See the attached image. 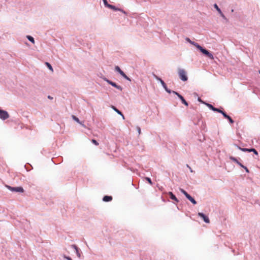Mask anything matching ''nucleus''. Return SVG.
<instances>
[{"instance_id":"f257e3e1","label":"nucleus","mask_w":260,"mask_h":260,"mask_svg":"<svg viewBox=\"0 0 260 260\" xmlns=\"http://www.w3.org/2000/svg\"><path fill=\"white\" fill-rule=\"evenodd\" d=\"M198 50L200 51L203 54H204L206 56L208 57L210 59H213L214 56L211 53L210 51L206 49L205 48L202 47L201 45L198 46Z\"/></svg>"},{"instance_id":"f03ea898","label":"nucleus","mask_w":260,"mask_h":260,"mask_svg":"<svg viewBox=\"0 0 260 260\" xmlns=\"http://www.w3.org/2000/svg\"><path fill=\"white\" fill-rule=\"evenodd\" d=\"M198 50L200 51L203 54H204L206 56L208 57L210 59H213L214 56L211 53L210 51L206 49L205 48L202 47L201 45L198 46Z\"/></svg>"},{"instance_id":"7ed1b4c3","label":"nucleus","mask_w":260,"mask_h":260,"mask_svg":"<svg viewBox=\"0 0 260 260\" xmlns=\"http://www.w3.org/2000/svg\"><path fill=\"white\" fill-rule=\"evenodd\" d=\"M103 79L105 81L107 82L108 84H109L110 85L112 86L113 87L116 88V89H118V90H119L120 91L122 90V89H123L122 87L120 85H119L117 84L115 82H113V81L108 79L106 77H103Z\"/></svg>"},{"instance_id":"20e7f679","label":"nucleus","mask_w":260,"mask_h":260,"mask_svg":"<svg viewBox=\"0 0 260 260\" xmlns=\"http://www.w3.org/2000/svg\"><path fill=\"white\" fill-rule=\"evenodd\" d=\"M178 74L179 78L183 81H186L188 80V77L186 75L185 71L183 69H179L178 71Z\"/></svg>"},{"instance_id":"39448f33","label":"nucleus","mask_w":260,"mask_h":260,"mask_svg":"<svg viewBox=\"0 0 260 260\" xmlns=\"http://www.w3.org/2000/svg\"><path fill=\"white\" fill-rule=\"evenodd\" d=\"M7 188H8L10 190L13 192H23L24 189L21 186L18 187H12L9 185L6 186Z\"/></svg>"},{"instance_id":"423d86ee","label":"nucleus","mask_w":260,"mask_h":260,"mask_svg":"<svg viewBox=\"0 0 260 260\" xmlns=\"http://www.w3.org/2000/svg\"><path fill=\"white\" fill-rule=\"evenodd\" d=\"M237 147H238V148L239 149L241 150V151H242L243 152H253L255 154L258 155V152L254 148H241L240 147H239L238 146H237Z\"/></svg>"},{"instance_id":"0eeeda50","label":"nucleus","mask_w":260,"mask_h":260,"mask_svg":"<svg viewBox=\"0 0 260 260\" xmlns=\"http://www.w3.org/2000/svg\"><path fill=\"white\" fill-rule=\"evenodd\" d=\"M9 117V113L5 110L0 109V118L5 120L8 118Z\"/></svg>"},{"instance_id":"6e6552de","label":"nucleus","mask_w":260,"mask_h":260,"mask_svg":"<svg viewBox=\"0 0 260 260\" xmlns=\"http://www.w3.org/2000/svg\"><path fill=\"white\" fill-rule=\"evenodd\" d=\"M173 93L176 95L178 97V98L181 100L182 103L184 105H185L186 106H187L188 105V103L186 101V100L184 99V98L178 92L174 91H173Z\"/></svg>"},{"instance_id":"1a4fd4ad","label":"nucleus","mask_w":260,"mask_h":260,"mask_svg":"<svg viewBox=\"0 0 260 260\" xmlns=\"http://www.w3.org/2000/svg\"><path fill=\"white\" fill-rule=\"evenodd\" d=\"M198 216L201 217L205 222L208 223L210 222L209 219L207 216H206L205 214L201 212L198 213Z\"/></svg>"},{"instance_id":"9d476101","label":"nucleus","mask_w":260,"mask_h":260,"mask_svg":"<svg viewBox=\"0 0 260 260\" xmlns=\"http://www.w3.org/2000/svg\"><path fill=\"white\" fill-rule=\"evenodd\" d=\"M108 8L109 9H112L113 10H114L115 11H120L122 13H123V14L126 15V12L125 11H124L122 9L116 8L115 6L110 4Z\"/></svg>"},{"instance_id":"9b49d317","label":"nucleus","mask_w":260,"mask_h":260,"mask_svg":"<svg viewBox=\"0 0 260 260\" xmlns=\"http://www.w3.org/2000/svg\"><path fill=\"white\" fill-rule=\"evenodd\" d=\"M161 84L163 88L165 89V90L169 93H173V90H171V89H169L165 83V82L164 81H161Z\"/></svg>"},{"instance_id":"f8f14e48","label":"nucleus","mask_w":260,"mask_h":260,"mask_svg":"<svg viewBox=\"0 0 260 260\" xmlns=\"http://www.w3.org/2000/svg\"><path fill=\"white\" fill-rule=\"evenodd\" d=\"M71 247L75 249L76 253L78 257H81V254L80 252V249L75 244L71 245Z\"/></svg>"},{"instance_id":"ddd939ff","label":"nucleus","mask_w":260,"mask_h":260,"mask_svg":"<svg viewBox=\"0 0 260 260\" xmlns=\"http://www.w3.org/2000/svg\"><path fill=\"white\" fill-rule=\"evenodd\" d=\"M185 40H186V41L187 42H188V43H189L190 44H191V45H192L194 46L195 47H196L197 49H198V47H199L198 46H200V45H199L198 43H196V42H194V41H191V40L189 38H186L185 39Z\"/></svg>"},{"instance_id":"4468645a","label":"nucleus","mask_w":260,"mask_h":260,"mask_svg":"<svg viewBox=\"0 0 260 260\" xmlns=\"http://www.w3.org/2000/svg\"><path fill=\"white\" fill-rule=\"evenodd\" d=\"M230 159L231 160H232V161H233L234 162H236V164H237L239 166H240L241 167H243V165L239 161L238 159L234 157V156H231L230 157Z\"/></svg>"},{"instance_id":"2eb2a0df","label":"nucleus","mask_w":260,"mask_h":260,"mask_svg":"<svg viewBox=\"0 0 260 260\" xmlns=\"http://www.w3.org/2000/svg\"><path fill=\"white\" fill-rule=\"evenodd\" d=\"M168 194L171 200H174V201L176 202L177 203H178L179 202V200H178V199L173 193L172 192H171V191L169 192Z\"/></svg>"},{"instance_id":"dca6fc26","label":"nucleus","mask_w":260,"mask_h":260,"mask_svg":"<svg viewBox=\"0 0 260 260\" xmlns=\"http://www.w3.org/2000/svg\"><path fill=\"white\" fill-rule=\"evenodd\" d=\"M112 197L110 196H105L103 198V201L105 202H108L112 201Z\"/></svg>"},{"instance_id":"f3484780","label":"nucleus","mask_w":260,"mask_h":260,"mask_svg":"<svg viewBox=\"0 0 260 260\" xmlns=\"http://www.w3.org/2000/svg\"><path fill=\"white\" fill-rule=\"evenodd\" d=\"M112 108L117 113L121 115L123 119H124V116L120 111H119L118 109L116 108V107L113 106H112Z\"/></svg>"},{"instance_id":"a211bd4d","label":"nucleus","mask_w":260,"mask_h":260,"mask_svg":"<svg viewBox=\"0 0 260 260\" xmlns=\"http://www.w3.org/2000/svg\"><path fill=\"white\" fill-rule=\"evenodd\" d=\"M186 198L189 200L193 205L197 204L196 201L189 194Z\"/></svg>"},{"instance_id":"6ab92c4d","label":"nucleus","mask_w":260,"mask_h":260,"mask_svg":"<svg viewBox=\"0 0 260 260\" xmlns=\"http://www.w3.org/2000/svg\"><path fill=\"white\" fill-rule=\"evenodd\" d=\"M115 71L119 73L120 75H122L124 73V72L120 69V67L117 66H115Z\"/></svg>"},{"instance_id":"aec40b11","label":"nucleus","mask_w":260,"mask_h":260,"mask_svg":"<svg viewBox=\"0 0 260 260\" xmlns=\"http://www.w3.org/2000/svg\"><path fill=\"white\" fill-rule=\"evenodd\" d=\"M72 118H73L75 121H76V122H78V123H79V124H81V125H83V126H84V125L82 124L81 122L80 121L78 117H76V116H75V115H72Z\"/></svg>"},{"instance_id":"412c9836","label":"nucleus","mask_w":260,"mask_h":260,"mask_svg":"<svg viewBox=\"0 0 260 260\" xmlns=\"http://www.w3.org/2000/svg\"><path fill=\"white\" fill-rule=\"evenodd\" d=\"M26 38L30 42H31L33 44L35 43V39L32 36L28 35L26 36Z\"/></svg>"},{"instance_id":"4be33fe9","label":"nucleus","mask_w":260,"mask_h":260,"mask_svg":"<svg viewBox=\"0 0 260 260\" xmlns=\"http://www.w3.org/2000/svg\"><path fill=\"white\" fill-rule=\"evenodd\" d=\"M218 13L226 22L228 21V19L226 18V17L225 16V15L223 14L221 11L219 12Z\"/></svg>"},{"instance_id":"5701e85b","label":"nucleus","mask_w":260,"mask_h":260,"mask_svg":"<svg viewBox=\"0 0 260 260\" xmlns=\"http://www.w3.org/2000/svg\"><path fill=\"white\" fill-rule=\"evenodd\" d=\"M226 119L228 120V121H229V123L230 124L234 123V121L233 120L232 117L231 116H230L229 115H228V116L226 118Z\"/></svg>"},{"instance_id":"b1692460","label":"nucleus","mask_w":260,"mask_h":260,"mask_svg":"<svg viewBox=\"0 0 260 260\" xmlns=\"http://www.w3.org/2000/svg\"><path fill=\"white\" fill-rule=\"evenodd\" d=\"M180 190L185 196L186 198L189 195V194L183 189L180 188Z\"/></svg>"},{"instance_id":"393cba45","label":"nucleus","mask_w":260,"mask_h":260,"mask_svg":"<svg viewBox=\"0 0 260 260\" xmlns=\"http://www.w3.org/2000/svg\"><path fill=\"white\" fill-rule=\"evenodd\" d=\"M214 112H218V113H221V112L223 111V110L219 109V108H215V107H214L213 109L212 110Z\"/></svg>"},{"instance_id":"a878e982","label":"nucleus","mask_w":260,"mask_h":260,"mask_svg":"<svg viewBox=\"0 0 260 260\" xmlns=\"http://www.w3.org/2000/svg\"><path fill=\"white\" fill-rule=\"evenodd\" d=\"M45 64L50 70H51V71H53L52 67L49 62H46Z\"/></svg>"},{"instance_id":"bb28decb","label":"nucleus","mask_w":260,"mask_h":260,"mask_svg":"<svg viewBox=\"0 0 260 260\" xmlns=\"http://www.w3.org/2000/svg\"><path fill=\"white\" fill-rule=\"evenodd\" d=\"M205 104L211 110H212L214 107L212 105L209 103H205Z\"/></svg>"},{"instance_id":"cd10ccee","label":"nucleus","mask_w":260,"mask_h":260,"mask_svg":"<svg viewBox=\"0 0 260 260\" xmlns=\"http://www.w3.org/2000/svg\"><path fill=\"white\" fill-rule=\"evenodd\" d=\"M121 76H122L125 79H126L129 81H131V79L128 76H127L124 73Z\"/></svg>"},{"instance_id":"c85d7f7f","label":"nucleus","mask_w":260,"mask_h":260,"mask_svg":"<svg viewBox=\"0 0 260 260\" xmlns=\"http://www.w3.org/2000/svg\"><path fill=\"white\" fill-rule=\"evenodd\" d=\"M213 7L218 13L221 11L216 4H214Z\"/></svg>"},{"instance_id":"c756f323","label":"nucleus","mask_w":260,"mask_h":260,"mask_svg":"<svg viewBox=\"0 0 260 260\" xmlns=\"http://www.w3.org/2000/svg\"><path fill=\"white\" fill-rule=\"evenodd\" d=\"M104 6L108 8L110 4H108L107 0H103Z\"/></svg>"},{"instance_id":"7c9ffc66","label":"nucleus","mask_w":260,"mask_h":260,"mask_svg":"<svg viewBox=\"0 0 260 260\" xmlns=\"http://www.w3.org/2000/svg\"><path fill=\"white\" fill-rule=\"evenodd\" d=\"M221 114L223 115V116L224 117V118H225V119H226V117L228 116V115H228V114H227V113H226L225 111H223L221 112Z\"/></svg>"},{"instance_id":"2f4dec72","label":"nucleus","mask_w":260,"mask_h":260,"mask_svg":"<svg viewBox=\"0 0 260 260\" xmlns=\"http://www.w3.org/2000/svg\"><path fill=\"white\" fill-rule=\"evenodd\" d=\"M146 180L148 182V183L150 184H152V182L151 181V179L149 177H146Z\"/></svg>"},{"instance_id":"473e14b6","label":"nucleus","mask_w":260,"mask_h":260,"mask_svg":"<svg viewBox=\"0 0 260 260\" xmlns=\"http://www.w3.org/2000/svg\"><path fill=\"white\" fill-rule=\"evenodd\" d=\"M154 78L158 81H159L161 83V81H163L160 78L158 77L157 76L154 75Z\"/></svg>"},{"instance_id":"72a5a7b5","label":"nucleus","mask_w":260,"mask_h":260,"mask_svg":"<svg viewBox=\"0 0 260 260\" xmlns=\"http://www.w3.org/2000/svg\"><path fill=\"white\" fill-rule=\"evenodd\" d=\"M154 78L158 81H159L161 83V81H163L160 78L158 77L157 76L154 75Z\"/></svg>"},{"instance_id":"f704fd0d","label":"nucleus","mask_w":260,"mask_h":260,"mask_svg":"<svg viewBox=\"0 0 260 260\" xmlns=\"http://www.w3.org/2000/svg\"><path fill=\"white\" fill-rule=\"evenodd\" d=\"M91 141H92V143L94 144L95 145L98 146L99 145V143L98 142V141L96 140L92 139Z\"/></svg>"},{"instance_id":"c9c22d12","label":"nucleus","mask_w":260,"mask_h":260,"mask_svg":"<svg viewBox=\"0 0 260 260\" xmlns=\"http://www.w3.org/2000/svg\"><path fill=\"white\" fill-rule=\"evenodd\" d=\"M63 258L67 260H72V259L70 256H66V255H63Z\"/></svg>"},{"instance_id":"e433bc0d","label":"nucleus","mask_w":260,"mask_h":260,"mask_svg":"<svg viewBox=\"0 0 260 260\" xmlns=\"http://www.w3.org/2000/svg\"><path fill=\"white\" fill-rule=\"evenodd\" d=\"M137 131H138L139 134L140 135L141 134V128L139 126H137Z\"/></svg>"},{"instance_id":"4c0bfd02","label":"nucleus","mask_w":260,"mask_h":260,"mask_svg":"<svg viewBox=\"0 0 260 260\" xmlns=\"http://www.w3.org/2000/svg\"><path fill=\"white\" fill-rule=\"evenodd\" d=\"M242 168L244 169L247 173H249V170L248 169V168L246 167H245L243 165V167H242Z\"/></svg>"},{"instance_id":"58836bf2","label":"nucleus","mask_w":260,"mask_h":260,"mask_svg":"<svg viewBox=\"0 0 260 260\" xmlns=\"http://www.w3.org/2000/svg\"><path fill=\"white\" fill-rule=\"evenodd\" d=\"M198 101L201 102L202 103H204L205 104V102H203L202 101L201 99L200 98H198Z\"/></svg>"},{"instance_id":"ea45409f","label":"nucleus","mask_w":260,"mask_h":260,"mask_svg":"<svg viewBox=\"0 0 260 260\" xmlns=\"http://www.w3.org/2000/svg\"><path fill=\"white\" fill-rule=\"evenodd\" d=\"M48 99H49V100H52L53 99V97H52L50 95H48L47 96Z\"/></svg>"},{"instance_id":"a19ab883","label":"nucleus","mask_w":260,"mask_h":260,"mask_svg":"<svg viewBox=\"0 0 260 260\" xmlns=\"http://www.w3.org/2000/svg\"><path fill=\"white\" fill-rule=\"evenodd\" d=\"M189 169L190 171L191 172H192V170L191 168L190 167H189Z\"/></svg>"},{"instance_id":"79ce46f5","label":"nucleus","mask_w":260,"mask_h":260,"mask_svg":"<svg viewBox=\"0 0 260 260\" xmlns=\"http://www.w3.org/2000/svg\"><path fill=\"white\" fill-rule=\"evenodd\" d=\"M186 166H187V167H188V168H189V167H190L189 166V165H186Z\"/></svg>"},{"instance_id":"37998d69","label":"nucleus","mask_w":260,"mask_h":260,"mask_svg":"<svg viewBox=\"0 0 260 260\" xmlns=\"http://www.w3.org/2000/svg\"><path fill=\"white\" fill-rule=\"evenodd\" d=\"M231 12H234V9H232Z\"/></svg>"},{"instance_id":"c03bdc74","label":"nucleus","mask_w":260,"mask_h":260,"mask_svg":"<svg viewBox=\"0 0 260 260\" xmlns=\"http://www.w3.org/2000/svg\"><path fill=\"white\" fill-rule=\"evenodd\" d=\"M259 74H260V70L259 71Z\"/></svg>"}]
</instances>
